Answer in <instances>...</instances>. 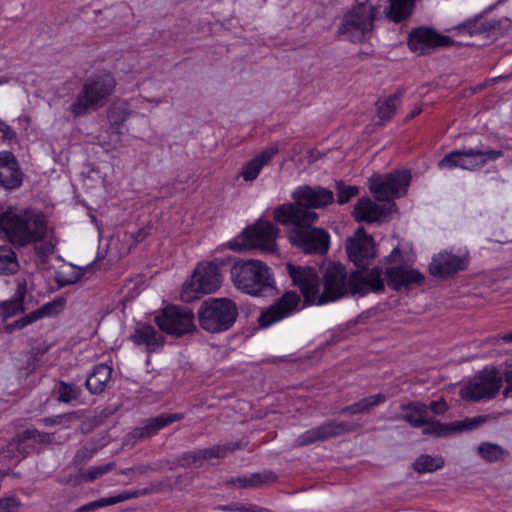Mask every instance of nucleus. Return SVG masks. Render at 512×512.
Listing matches in <instances>:
<instances>
[{"instance_id":"nucleus-1","label":"nucleus","mask_w":512,"mask_h":512,"mask_svg":"<svg viewBox=\"0 0 512 512\" xmlns=\"http://www.w3.org/2000/svg\"><path fill=\"white\" fill-rule=\"evenodd\" d=\"M286 270L293 284L301 291L307 306L332 302L350 293V276H347L345 267L340 263H333L326 269L323 292H320V279L313 268L288 263Z\"/></svg>"},{"instance_id":"nucleus-2","label":"nucleus","mask_w":512,"mask_h":512,"mask_svg":"<svg viewBox=\"0 0 512 512\" xmlns=\"http://www.w3.org/2000/svg\"><path fill=\"white\" fill-rule=\"evenodd\" d=\"M274 219L283 225H293L289 239L294 246L308 254H324L329 248V235L320 228L311 225L316 221L315 212L300 209L292 204H283L275 208Z\"/></svg>"},{"instance_id":"nucleus-3","label":"nucleus","mask_w":512,"mask_h":512,"mask_svg":"<svg viewBox=\"0 0 512 512\" xmlns=\"http://www.w3.org/2000/svg\"><path fill=\"white\" fill-rule=\"evenodd\" d=\"M0 232L14 247H26L42 241L48 233V222L41 211L8 209L0 215Z\"/></svg>"},{"instance_id":"nucleus-4","label":"nucleus","mask_w":512,"mask_h":512,"mask_svg":"<svg viewBox=\"0 0 512 512\" xmlns=\"http://www.w3.org/2000/svg\"><path fill=\"white\" fill-rule=\"evenodd\" d=\"M233 285L241 292L253 296L272 293L275 289L270 268L260 260H238L230 269Z\"/></svg>"},{"instance_id":"nucleus-5","label":"nucleus","mask_w":512,"mask_h":512,"mask_svg":"<svg viewBox=\"0 0 512 512\" xmlns=\"http://www.w3.org/2000/svg\"><path fill=\"white\" fill-rule=\"evenodd\" d=\"M117 82L115 77L106 71L90 76L83 84L69 111L74 117L86 115L104 107L113 94Z\"/></svg>"},{"instance_id":"nucleus-6","label":"nucleus","mask_w":512,"mask_h":512,"mask_svg":"<svg viewBox=\"0 0 512 512\" xmlns=\"http://www.w3.org/2000/svg\"><path fill=\"white\" fill-rule=\"evenodd\" d=\"M238 309L227 298H213L202 303L198 310L200 326L211 333L228 330L236 321Z\"/></svg>"},{"instance_id":"nucleus-7","label":"nucleus","mask_w":512,"mask_h":512,"mask_svg":"<svg viewBox=\"0 0 512 512\" xmlns=\"http://www.w3.org/2000/svg\"><path fill=\"white\" fill-rule=\"evenodd\" d=\"M279 229L271 222L259 219L253 225L248 226L241 233L242 242L231 241L229 248L240 252L244 249H259L263 252L273 253L276 251V238Z\"/></svg>"},{"instance_id":"nucleus-8","label":"nucleus","mask_w":512,"mask_h":512,"mask_svg":"<svg viewBox=\"0 0 512 512\" xmlns=\"http://www.w3.org/2000/svg\"><path fill=\"white\" fill-rule=\"evenodd\" d=\"M222 283L219 267L214 263L200 264L194 270L191 279L182 288L181 299L192 302L204 294L217 291Z\"/></svg>"},{"instance_id":"nucleus-9","label":"nucleus","mask_w":512,"mask_h":512,"mask_svg":"<svg viewBox=\"0 0 512 512\" xmlns=\"http://www.w3.org/2000/svg\"><path fill=\"white\" fill-rule=\"evenodd\" d=\"M375 11L372 5L359 4L344 15L339 33L352 42L368 39L374 29Z\"/></svg>"},{"instance_id":"nucleus-10","label":"nucleus","mask_w":512,"mask_h":512,"mask_svg":"<svg viewBox=\"0 0 512 512\" xmlns=\"http://www.w3.org/2000/svg\"><path fill=\"white\" fill-rule=\"evenodd\" d=\"M503 378L494 368H484L469 380L460 390V396L468 401H481L494 398L501 386Z\"/></svg>"},{"instance_id":"nucleus-11","label":"nucleus","mask_w":512,"mask_h":512,"mask_svg":"<svg viewBox=\"0 0 512 512\" xmlns=\"http://www.w3.org/2000/svg\"><path fill=\"white\" fill-rule=\"evenodd\" d=\"M408 171H398L385 176H373L370 179V190L379 201H390L406 192L410 181Z\"/></svg>"},{"instance_id":"nucleus-12","label":"nucleus","mask_w":512,"mask_h":512,"mask_svg":"<svg viewBox=\"0 0 512 512\" xmlns=\"http://www.w3.org/2000/svg\"><path fill=\"white\" fill-rule=\"evenodd\" d=\"M154 320L162 331L176 336L189 333L195 328L192 311L177 306L164 308Z\"/></svg>"},{"instance_id":"nucleus-13","label":"nucleus","mask_w":512,"mask_h":512,"mask_svg":"<svg viewBox=\"0 0 512 512\" xmlns=\"http://www.w3.org/2000/svg\"><path fill=\"white\" fill-rule=\"evenodd\" d=\"M358 428V425L345 421L327 422L299 435L295 440V445L301 447L313 444L318 441H326L333 437H338L346 433L354 432Z\"/></svg>"},{"instance_id":"nucleus-14","label":"nucleus","mask_w":512,"mask_h":512,"mask_svg":"<svg viewBox=\"0 0 512 512\" xmlns=\"http://www.w3.org/2000/svg\"><path fill=\"white\" fill-rule=\"evenodd\" d=\"M453 43L450 37L438 34L427 27L412 30L408 38L409 48L418 55L428 54L437 47H448Z\"/></svg>"},{"instance_id":"nucleus-15","label":"nucleus","mask_w":512,"mask_h":512,"mask_svg":"<svg viewBox=\"0 0 512 512\" xmlns=\"http://www.w3.org/2000/svg\"><path fill=\"white\" fill-rule=\"evenodd\" d=\"M349 259L358 267H364L376 256L373 238L366 234L364 228H358L346 245Z\"/></svg>"},{"instance_id":"nucleus-16","label":"nucleus","mask_w":512,"mask_h":512,"mask_svg":"<svg viewBox=\"0 0 512 512\" xmlns=\"http://www.w3.org/2000/svg\"><path fill=\"white\" fill-rule=\"evenodd\" d=\"M384 290L382 270L374 267L370 270H356L350 274V294L366 295L369 292Z\"/></svg>"},{"instance_id":"nucleus-17","label":"nucleus","mask_w":512,"mask_h":512,"mask_svg":"<svg viewBox=\"0 0 512 512\" xmlns=\"http://www.w3.org/2000/svg\"><path fill=\"white\" fill-rule=\"evenodd\" d=\"M239 447L232 444L216 445L210 448H204L194 451L185 452L180 455L174 462L175 466L188 468L191 466L201 467L206 460L212 458H223Z\"/></svg>"},{"instance_id":"nucleus-18","label":"nucleus","mask_w":512,"mask_h":512,"mask_svg":"<svg viewBox=\"0 0 512 512\" xmlns=\"http://www.w3.org/2000/svg\"><path fill=\"white\" fill-rule=\"evenodd\" d=\"M295 203L292 206H296L300 209L308 208H321L329 205L334 200L333 192L323 187H310L301 186L298 187L292 194Z\"/></svg>"},{"instance_id":"nucleus-19","label":"nucleus","mask_w":512,"mask_h":512,"mask_svg":"<svg viewBox=\"0 0 512 512\" xmlns=\"http://www.w3.org/2000/svg\"><path fill=\"white\" fill-rule=\"evenodd\" d=\"M300 303L296 292H286L275 304L263 312L259 318L261 327H268L291 315Z\"/></svg>"},{"instance_id":"nucleus-20","label":"nucleus","mask_w":512,"mask_h":512,"mask_svg":"<svg viewBox=\"0 0 512 512\" xmlns=\"http://www.w3.org/2000/svg\"><path fill=\"white\" fill-rule=\"evenodd\" d=\"M467 265V256L443 251L433 257L429 265V271L433 276L444 278L465 270Z\"/></svg>"},{"instance_id":"nucleus-21","label":"nucleus","mask_w":512,"mask_h":512,"mask_svg":"<svg viewBox=\"0 0 512 512\" xmlns=\"http://www.w3.org/2000/svg\"><path fill=\"white\" fill-rule=\"evenodd\" d=\"M23 173L16 157L8 151L0 152V188L14 190L21 186Z\"/></svg>"},{"instance_id":"nucleus-22","label":"nucleus","mask_w":512,"mask_h":512,"mask_svg":"<svg viewBox=\"0 0 512 512\" xmlns=\"http://www.w3.org/2000/svg\"><path fill=\"white\" fill-rule=\"evenodd\" d=\"M64 304L65 300L63 298L54 299L53 301L44 304L40 308L31 311L25 316L15 320L13 323L9 324L6 329L10 332L14 330H21L38 320L55 316L63 310Z\"/></svg>"},{"instance_id":"nucleus-23","label":"nucleus","mask_w":512,"mask_h":512,"mask_svg":"<svg viewBox=\"0 0 512 512\" xmlns=\"http://www.w3.org/2000/svg\"><path fill=\"white\" fill-rule=\"evenodd\" d=\"M27 281L26 279H19L17 281V288L11 299L0 302V318L3 321L25 312L29 309V301L27 297Z\"/></svg>"},{"instance_id":"nucleus-24","label":"nucleus","mask_w":512,"mask_h":512,"mask_svg":"<svg viewBox=\"0 0 512 512\" xmlns=\"http://www.w3.org/2000/svg\"><path fill=\"white\" fill-rule=\"evenodd\" d=\"M183 418L184 415L181 413L160 414L157 417L145 420L142 426L137 427L132 431L131 437L136 441L150 438L156 435L160 429L176 421H180Z\"/></svg>"},{"instance_id":"nucleus-25","label":"nucleus","mask_w":512,"mask_h":512,"mask_svg":"<svg viewBox=\"0 0 512 512\" xmlns=\"http://www.w3.org/2000/svg\"><path fill=\"white\" fill-rule=\"evenodd\" d=\"M461 152V164L460 168L464 170H476L488 162L496 161L503 156L502 150L494 149H464Z\"/></svg>"},{"instance_id":"nucleus-26","label":"nucleus","mask_w":512,"mask_h":512,"mask_svg":"<svg viewBox=\"0 0 512 512\" xmlns=\"http://www.w3.org/2000/svg\"><path fill=\"white\" fill-rule=\"evenodd\" d=\"M394 204L388 208L384 205H379L368 198L360 199L355 205L353 215L357 221L377 222L385 217L391 210Z\"/></svg>"},{"instance_id":"nucleus-27","label":"nucleus","mask_w":512,"mask_h":512,"mask_svg":"<svg viewBox=\"0 0 512 512\" xmlns=\"http://www.w3.org/2000/svg\"><path fill=\"white\" fill-rule=\"evenodd\" d=\"M386 274L388 284L395 290H399L403 286L420 284L424 281V276L419 271L403 266L388 268Z\"/></svg>"},{"instance_id":"nucleus-28","label":"nucleus","mask_w":512,"mask_h":512,"mask_svg":"<svg viewBox=\"0 0 512 512\" xmlns=\"http://www.w3.org/2000/svg\"><path fill=\"white\" fill-rule=\"evenodd\" d=\"M278 151L279 148L277 144L264 149L242 167L240 176L245 181H254L258 177L261 169L271 161Z\"/></svg>"},{"instance_id":"nucleus-29","label":"nucleus","mask_w":512,"mask_h":512,"mask_svg":"<svg viewBox=\"0 0 512 512\" xmlns=\"http://www.w3.org/2000/svg\"><path fill=\"white\" fill-rule=\"evenodd\" d=\"M136 345H145L148 352H154L163 345L164 338L150 325H140L131 336Z\"/></svg>"},{"instance_id":"nucleus-30","label":"nucleus","mask_w":512,"mask_h":512,"mask_svg":"<svg viewBox=\"0 0 512 512\" xmlns=\"http://www.w3.org/2000/svg\"><path fill=\"white\" fill-rule=\"evenodd\" d=\"M112 368L107 364H99L94 367L92 373L86 380L87 389L93 393L98 394L104 391L107 383L111 379Z\"/></svg>"},{"instance_id":"nucleus-31","label":"nucleus","mask_w":512,"mask_h":512,"mask_svg":"<svg viewBox=\"0 0 512 512\" xmlns=\"http://www.w3.org/2000/svg\"><path fill=\"white\" fill-rule=\"evenodd\" d=\"M132 115L129 104L125 101H116L111 104L107 111V118L110 127L118 134H121V127Z\"/></svg>"},{"instance_id":"nucleus-32","label":"nucleus","mask_w":512,"mask_h":512,"mask_svg":"<svg viewBox=\"0 0 512 512\" xmlns=\"http://www.w3.org/2000/svg\"><path fill=\"white\" fill-rule=\"evenodd\" d=\"M490 27V19L479 16L468 20L465 23L459 24L452 30L455 31L457 35H468L470 37L475 35H484L489 38Z\"/></svg>"},{"instance_id":"nucleus-33","label":"nucleus","mask_w":512,"mask_h":512,"mask_svg":"<svg viewBox=\"0 0 512 512\" xmlns=\"http://www.w3.org/2000/svg\"><path fill=\"white\" fill-rule=\"evenodd\" d=\"M275 476L271 472L254 473L248 476L235 477L229 483L236 488H259L266 483L273 482Z\"/></svg>"},{"instance_id":"nucleus-34","label":"nucleus","mask_w":512,"mask_h":512,"mask_svg":"<svg viewBox=\"0 0 512 512\" xmlns=\"http://www.w3.org/2000/svg\"><path fill=\"white\" fill-rule=\"evenodd\" d=\"M386 397L384 394H375L359 400L358 402L341 409L342 415H355L359 413H368L372 408L384 403Z\"/></svg>"},{"instance_id":"nucleus-35","label":"nucleus","mask_w":512,"mask_h":512,"mask_svg":"<svg viewBox=\"0 0 512 512\" xmlns=\"http://www.w3.org/2000/svg\"><path fill=\"white\" fill-rule=\"evenodd\" d=\"M20 268L14 250L8 245H0V275H12Z\"/></svg>"},{"instance_id":"nucleus-36","label":"nucleus","mask_w":512,"mask_h":512,"mask_svg":"<svg viewBox=\"0 0 512 512\" xmlns=\"http://www.w3.org/2000/svg\"><path fill=\"white\" fill-rule=\"evenodd\" d=\"M388 17L394 22H401L412 14L415 0H389Z\"/></svg>"},{"instance_id":"nucleus-37","label":"nucleus","mask_w":512,"mask_h":512,"mask_svg":"<svg viewBox=\"0 0 512 512\" xmlns=\"http://www.w3.org/2000/svg\"><path fill=\"white\" fill-rule=\"evenodd\" d=\"M402 95V91L399 90L395 94L389 96L388 98L378 101L377 112L380 119L389 120L392 118V116L396 112L398 103Z\"/></svg>"},{"instance_id":"nucleus-38","label":"nucleus","mask_w":512,"mask_h":512,"mask_svg":"<svg viewBox=\"0 0 512 512\" xmlns=\"http://www.w3.org/2000/svg\"><path fill=\"white\" fill-rule=\"evenodd\" d=\"M409 410L405 415H403V419L407 421L413 427H422L426 424L427 406L425 404L417 403L407 406Z\"/></svg>"},{"instance_id":"nucleus-39","label":"nucleus","mask_w":512,"mask_h":512,"mask_svg":"<svg viewBox=\"0 0 512 512\" xmlns=\"http://www.w3.org/2000/svg\"><path fill=\"white\" fill-rule=\"evenodd\" d=\"M444 466V459L440 456L430 455L419 456L413 464L414 470L418 473H431Z\"/></svg>"},{"instance_id":"nucleus-40","label":"nucleus","mask_w":512,"mask_h":512,"mask_svg":"<svg viewBox=\"0 0 512 512\" xmlns=\"http://www.w3.org/2000/svg\"><path fill=\"white\" fill-rule=\"evenodd\" d=\"M478 453L483 459L489 462L503 460L508 455V452L501 446L488 442L481 443L478 446Z\"/></svg>"},{"instance_id":"nucleus-41","label":"nucleus","mask_w":512,"mask_h":512,"mask_svg":"<svg viewBox=\"0 0 512 512\" xmlns=\"http://www.w3.org/2000/svg\"><path fill=\"white\" fill-rule=\"evenodd\" d=\"M81 395V388L65 382H60L58 386V400L60 402L68 403L77 400Z\"/></svg>"},{"instance_id":"nucleus-42","label":"nucleus","mask_w":512,"mask_h":512,"mask_svg":"<svg viewBox=\"0 0 512 512\" xmlns=\"http://www.w3.org/2000/svg\"><path fill=\"white\" fill-rule=\"evenodd\" d=\"M423 434L436 437L446 436L452 432L451 425H444L438 421H432L426 417V424L423 426Z\"/></svg>"},{"instance_id":"nucleus-43","label":"nucleus","mask_w":512,"mask_h":512,"mask_svg":"<svg viewBox=\"0 0 512 512\" xmlns=\"http://www.w3.org/2000/svg\"><path fill=\"white\" fill-rule=\"evenodd\" d=\"M489 38H498L504 35L511 27L512 21L503 17L500 19H490Z\"/></svg>"},{"instance_id":"nucleus-44","label":"nucleus","mask_w":512,"mask_h":512,"mask_svg":"<svg viewBox=\"0 0 512 512\" xmlns=\"http://www.w3.org/2000/svg\"><path fill=\"white\" fill-rule=\"evenodd\" d=\"M114 467V463L90 467L81 473V478L84 481H94L111 471Z\"/></svg>"},{"instance_id":"nucleus-45","label":"nucleus","mask_w":512,"mask_h":512,"mask_svg":"<svg viewBox=\"0 0 512 512\" xmlns=\"http://www.w3.org/2000/svg\"><path fill=\"white\" fill-rule=\"evenodd\" d=\"M461 158L460 150H454L445 155V157L439 161L438 167L440 169H451L454 167L460 168Z\"/></svg>"},{"instance_id":"nucleus-46","label":"nucleus","mask_w":512,"mask_h":512,"mask_svg":"<svg viewBox=\"0 0 512 512\" xmlns=\"http://www.w3.org/2000/svg\"><path fill=\"white\" fill-rule=\"evenodd\" d=\"M486 421L485 416H478L472 419H466L464 421L456 422L451 424L452 431H464L473 430Z\"/></svg>"},{"instance_id":"nucleus-47","label":"nucleus","mask_w":512,"mask_h":512,"mask_svg":"<svg viewBox=\"0 0 512 512\" xmlns=\"http://www.w3.org/2000/svg\"><path fill=\"white\" fill-rule=\"evenodd\" d=\"M219 508L224 511L232 512H269L267 509L258 505L242 503H234L227 506H221Z\"/></svg>"},{"instance_id":"nucleus-48","label":"nucleus","mask_w":512,"mask_h":512,"mask_svg":"<svg viewBox=\"0 0 512 512\" xmlns=\"http://www.w3.org/2000/svg\"><path fill=\"white\" fill-rule=\"evenodd\" d=\"M358 193V188L355 186L338 187L337 202L339 204L347 203L352 197Z\"/></svg>"},{"instance_id":"nucleus-49","label":"nucleus","mask_w":512,"mask_h":512,"mask_svg":"<svg viewBox=\"0 0 512 512\" xmlns=\"http://www.w3.org/2000/svg\"><path fill=\"white\" fill-rule=\"evenodd\" d=\"M77 418L78 417H77L76 413H66L63 415H57L54 417L44 418L42 420V422L47 426L48 425H60V424L68 423Z\"/></svg>"},{"instance_id":"nucleus-50","label":"nucleus","mask_w":512,"mask_h":512,"mask_svg":"<svg viewBox=\"0 0 512 512\" xmlns=\"http://www.w3.org/2000/svg\"><path fill=\"white\" fill-rule=\"evenodd\" d=\"M20 507V501L15 496L0 498V512H15Z\"/></svg>"},{"instance_id":"nucleus-51","label":"nucleus","mask_w":512,"mask_h":512,"mask_svg":"<svg viewBox=\"0 0 512 512\" xmlns=\"http://www.w3.org/2000/svg\"><path fill=\"white\" fill-rule=\"evenodd\" d=\"M74 275L70 276L65 271H59L56 274V281L60 286H67L77 282L80 278L79 273L73 271V267L69 268Z\"/></svg>"},{"instance_id":"nucleus-52","label":"nucleus","mask_w":512,"mask_h":512,"mask_svg":"<svg viewBox=\"0 0 512 512\" xmlns=\"http://www.w3.org/2000/svg\"><path fill=\"white\" fill-rule=\"evenodd\" d=\"M0 133H1L2 139L9 141V142L16 140V138H17V134L12 129V127L9 126L8 124H6L2 120H0Z\"/></svg>"},{"instance_id":"nucleus-53","label":"nucleus","mask_w":512,"mask_h":512,"mask_svg":"<svg viewBox=\"0 0 512 512\" xmlns=\"http://www.w3.org/2000/svg\"><path fill=\"white\" fill-rule=\"evenodd\" d=\"M29 437L33 438L36 442L43 444H50L53 441V434L39 432L37 430L28 431Z\"/></svg>"},{"instance_id":"nucleus-54","label":"nucleus","mask_w":512,"mask_h":512,"mask_svg":"<svg viewBox=\"0 0 512 512\" xmlns=\"http://www.w3.org/2000/svg\"><path fill=\"white\" fill-rule=\"evenodd\" d=\"M147 493H148L147 489L142 490V491L123 492V493H121L119 495L112 496V498L114 500L113 503L117 504L119 502H123V501L129 500V499H132V498H137L138 496L144 495V494H147Z\"/></svg>"},{"instance_id":"nucleus-55","label":"nucleus","mask_w":512,"mask_h":512,"mask_svg":"<svg viewBox=\"0 0 512 512\" xmlns=\"http://www.w3.org/2000/svg\"><path fill=\"white\" fill-rule=\"evenodd\" d=\"M16 452H19V445L18 443L12 442L7 445L6 450L3 451L4 458L8 460H19L20 456L16 454Z\"/></svg>"},{"instance_id":"nucleus-56","label":"nucleus","mask_w":512,"mask_h":512,"mask_svg":"<svg viewBox=\"0 0 512 512\" xmlns=\"http://www.w3.org/2000/svg\"><path fill=\"white\" fill-rule=\"evenodd\" d=\"M430 410L435 414H444L448 406L444 400L432 401L429 406Z\"/></svg>"},{"instance_id":"nucleus-57","label":"nucleus","mask_w":512,"mask_h":512,"mask_svg":"<svg viewBox=\"0 0 512 512\" xmlns=\"http://www.w3.org/2000/svg\"><path fill=\"white\" fill-rule=\"evenodd\" d=\"M504 379L507 384L504 395L508 396L509 392H512V367L504 372Z\"/></svg>"},{"instance_id":"nucleus-58","label":"nucleus","mask_w":512,"mask_h":512,"mask_svg":"<svg viewBox=\"0 0 512 512\" xmlns=\"http://www.w3.org/2000/svg\"><path fill=\"white\" fill-rule=\"evenodd\" d=\"M113 501L114 500L112 497L102 498V499L91 502V506H92V508H99V507L114 505Z\"/></svg>"},{"instance_id":"nucleus-59","label":"nucleus","mask_w":512,"mask_h":512,"mask_svg":"<svg viewBox=\"0 0 512 512\" xmlns=\"http://www.w3.org/2000/svg\"><path fill=\"white\" fill-rule=\"evenodd\" d=\"M55 245L56 242H54L52 239L49 240V242L43 248V253L46 255L52 254L54 252Z\"/></svg>"},{"instance_id":"nucleus-60","label":"nucleus","mask_w":512,"mask_h":512,"mask_svg":"<svg viewBox=\"0 0 512 512\" xmlns=\"http://www.w3.org/2000/svg\"><path fill=\"white\" fill-rule=\"evenodd\" d=\"M401 257V253L398 247L394 248L393 251L388 256L389 261L396 262Z\"/></svg>"},{"instance_id":"nucleus-61","label":"nucleus","mask_w":512,"mask_h":512,"mask_svg":"<svg viewBox=\"0 0 512 512\" xmlns=\"http://www.w3.org/2000/svg\"><path fill=\"white\" fill-rule=\"evenodd\" d=\"M421 112H422V108L416 107L407 115L406 119L407 120L412 119V118L416 117L417 115H419Z\"/></svg>"},{"instance_id":"nucleus-62","label":"nucleus","mask_w":512,"mask_h":512,"mask_svg":"<svg viewBox=\"0 0 512 512\" xmlns=\"http://www.w3.org/2000/svg\"><path fill=\"white\" fill-rule=\"evenodd\" d=\"M501 340H503L504 342H512V331L507 334H504L501 337Z\"/></svg>"},{"instance_id":"nucleus-63","label":"nucleus","mask_w":512,"mask_h":512,"mask_svg":"<svg viewBox=\"0 0 512 512\" xmlns=\"http://www.w3.org/2000/svg\"><path fill=\"white\" fill-rule=\"evenodd\" d=\"M93 509L94 508H92L91 503H89V504H86L83 507H81L80 510H81V512H87V511H90V510H93Z\"/></svg>"},{"instance_id":"nucleus-64","label":"nucleus","mask_w":512,"mask_h":512,"mask_svg":"<svg viewBox=\"0 0 512 512\" xmlns=\"http://www.w3.org/2000/svg\"><path fill=\"white\" fill-rule=\"evenodd\" d=\"M8 82V79L5 78V79H0V84H3V83H7Z\"/></svg>"}]
</instances>
